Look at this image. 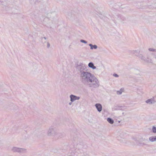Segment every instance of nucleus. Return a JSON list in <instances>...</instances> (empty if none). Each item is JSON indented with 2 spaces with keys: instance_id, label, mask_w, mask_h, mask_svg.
I'll use <instances>...</instances> for the list:
<instances>
[{
  "instance_id": "obj_1",
  "label": "nucleus",
  "mask_w": 156,
  "mask_h": 156,
  "mask_svg": "<svg viewBox=\"0 0 156 156\" xmlns=\"http://www.w3.org/2000/svg\"><path fill=\"white\" fill-rule=\"evenodd\" d=\"M81 82L85 85L90 87L96 88L99 86V81L93 74L88 72L80 74Z\"/></svg>"
},
{
  "instance_id": "obj_2",
  "label": "nucleus",
  "mask_w": 156,
  "mask_h": 156,
  "mask_svg": "<svg viewBox=\"0 0 156 156\" xmlns=\"http://www.w3.org/2000/svg\"><path fill=\"white\" fill-rule=\"evenodd\" d=\"M73 142L74 146L76 147V148H78L79 149L83 147V144L80 138L78 137H74Z\"/></svg>"
},
{
  "instance_id": "obj_3",
  "label": "nucleus",
  "mask_w": 156,
  "mask_h": 156,
  "mask_svg": "<svg viewBox=\"0 0 156 156\" xmlns=\"http://www.w3.org/2000/svg\"><path fill=\"white\" fill-rule=\"evenodd\" d=\"M86 67L85 65L81 63H80L76 66V69L78 71L80 72V74H82L83 73H85L87 71L86 69Z\"/></svg>"
},
{
  "instance_id": "obj_4",
  "label": "nucleus",
  "mask_w": 156,
  "mask_h": 156,
  "mask_svg": "<svg viewBox=\"0 0 156 156\" xmlns=\"http://www.w3.org/2000/svg\"><path fill=\"white\" fill-rule=\"evenodd\" d=\"M11 151L13 152H17L20 153H25L27 152V149L25 148L13 147L11 148Z\"/></svg>"
},
{
  "instance_id": "obj_5",
  "label": "nucleus",
  "mask_w": 156,
  "mask_h": 156,
  "mask_svg": "<svg viewBox=\"0 0 156 156\" xmlns=\"http://www.w3.org/2000/svg\"><path fill=\"white\" fill-rule=\"evenodd\" d=\"M56 133L55 129L51 127L48 131V134L49 136H56Z\"/></svg>"
},
{
  "instance_id": "obj_6",
  "label": "nucleus",
  "mask_w": 156,
  "mask_h": 156,
  "mask_svg": "<svg viewBox=\"0 0 156 156\" xmlns=\"http://www.w3.org/2000/svg\"><path fill=\"white\" fill-rule=\"evenodd\" d=\"M70 101L73 102L76 100H78L80 99V97L76 96L73 94H71L70 96Z\"/></svg>"
},
{
  "instance_id": "obj_7",
  "label": "nucleus",
  "mask_w": 156,
  "mask_h": 156,
  "mask_svg": "<svg viewBox=\"0 0 156 156\" xmlns=\"http://www.w3.org/2000/svg\"><path fill=\"white\" fill-rule=\"evenodd\" d=\"M76 149L75 148L71 149L69 151V153L70 155L72 156L75 155H77V152L76 151Z\"/></svg>"
},
{
  "instance_id": "obj_8",
  "label": "nucleus",
  "mask_w": 156,
  "mask_h": 156,
  "mask_svg": "<svg viewBox=\"0 0 156 156\" xmlns=\"http://www.w3.org/2000/svg\"><path fill=\"white\" fill-rule=\"evenodd\" d=\"M155 102H156V101H155L154 97H153L151 99H148L146 101V103L149 104H154Z\"/></svg>"
},
{
  "instance_id": "obj_9",
  "label": "nucleus",
  "mask_w": 156,
  "mask_h": 156,
  "mask_svg": "<svg viewBox=\"0 0 156 156\" xmlns=\"http://www.w3.org/2000/svg\"><path fill=\"white\" fill-rule=\"evenodd\" d=\"M95 106L98 111L99 112H100L102 110V106L100 104L97 103L95 104Z\"/></svg>"
},
{
  "instance_id": "obj_10",
  "label": "nucleus",
  "mask_w": 156,
  "mask_h": 156,
  "mask_svg": "<svg viewBox=\"0 0 156 156\" xmlns=\"http://www.w3.org/2000/svg\"><path fill=\"white\" fill-rule=\"evenodd\" d=\"M136 54V56L138 57L139 58H140L141 60H142L143 61H144L145 62V60H146V58H145V57L143 56L142 54L140 55H137Z\"/></svg>"
},
{
  "instance_id": "obj_11",
  "label": "nucleus",
  "mask_w": 156,
  "mask_h": 156,
  "mask_svg": "<svg viewBox=\"0 0 156 156\" xmlns=\"http://www.w3.org/2000/svg\"><path fill=\"white\" fill-rule=\"evenodd\" d=\"M88 66L93 69H96V67L94 65V63L92 62H90L88 65Z\"/></svg>"
},
{
  "instance_id": "obj_12",
  "label": "nucleus",
  "mask_w": 156,
  "mask_h": 156,
  "mask_svg": "<svg viewBox=\"0 0 156 156\" xmlns=\"http://www.w3.org/2000/svg\"><path fill=\"white\" fill-rule=\"evenodd\" d=\"M89 45L90 47V49L91 50L96 49L98 48V46L96 45H93L92 44H90Z\"/></svg>"
},
{
  "instance_id": "obj_13",
  "label": "nucleus",
  "mask_w": 156,
  "mask_h": 156,
  "mask_svg": "<svg viewBox=\"0 0 156 156\" xmlns=\"http://www.w3.org/2000/svg\"><path fill=\"white\" fill-rule=\"evenodd\" d=\"M149 140L151 142H153L156 141V136H151L149 138Z\"/></svg>"
},
{
  "instance_id": "obj_14",
  "label": "nucleus",
  "mask_w": 156,
  "mask_h": 156,
  "mask_svg": "<svg viewBox=\"0 0 156 156\" xmlns=\"http://www.w3.org/2000/svg\"><path fill=\"white\" fill-rule=\"evenodd\" d=\"M146 60H145V62L147 63H152L153 61L152 59L148 57H147V58H146Z\"/></svg>"
},
{
  "instance_id": "obj_15",
  "label": "nucleus",
  "mask_w": 156,
  "mask_h": 156,
  "mask_svg": "<svg viewBox=\"0 0 156 156\" xmlns=\"http://www.w3.org/2000/svg\"><path fill=\"white\" fill-rule=\"evenodd\" d=\"M56 136L58 138H62L64 137V135L62 133H56Z\"/></svg>"
},
{
  "instance_id": "obj_16",
  "label": "nucleus",
  "mask_w": 156,
  "mask_h": 156,
  "mask_svg": "<svg viewBox=\"0 0 156 156\" xmlns=\"http://www.w3.org/2000/svg\"><path fill=\"white\" fill-rule=\"evenodd\" d=\"M107 120L109 123L111 124H112L114 123V121L113 120L110 118H108Z\"/></svg>"
},
{
  "instance_id": "obj_17",
  "label": "nucleus",
  "mask_w": 156,
  "mask_h": 156,
  "mask_svg": "<svg viewBox=\"0 0 156 156\" xmlns=\"http://www.w3.org/2000/svg\"><path fill=\"white\" fill-rule=\"evenodd\" d=\"M68 16H69V18L71 19L72 20H73V19H75V18L74 17V15L73 14H72V13H69Z\"/></svg>"
},
{
  "instance_id": "obj_18",
  "label": "nucleus",
  "mask_w": 156,
  "mask_h": 156,
  "mask_svg": "<svg viewBox=\"0 0 156 156\" xmlns=\"http://www.w3.org/2000/svg\"><path fill=\"white\" fill-rule=\"evenodd\" d=\"M122 107L121 106H116L114 109L115 110H122Z\"/></svg>"
},
{
  "instance_id": "obj_19",
  "label": "nucleus",
  "mask_w": 156,
  "mask_h": 156,
  "mask_svg": "<svg viewBox=\"0 0 156 156\" xmlns=\"http://www.w3.org/2000/svg\"><path fill=\"white\" fill-rule=\"evenodd\" d=\"M140 51H133V53L135 54V55H136V54L137 55H140V54H139Z\"/></svg>"
},
{
  "instance_id": "obj_20",
  "label": "nucleus",
  "mask_w": 156,
  "mask_h": 156,
  "mask_svg": "<svg viewBox=\"0 0 156 156\" xmlns=\"http://www.w3.org/2000/svg\"><path fill=\"white\" fill-rule=\"evenodd\" d=\"M152 131L153 133H156V127L153 126L152 128Z\"/></svg>"
},
{
  "instance_id": "obj_21",
  "label": "nucleus",
  "mask_w": 156,
  "mask_h": 156,
  "mask_svg": "<svg viewBox=\"0 0 156 156\" xmlns=\"http://www.w3.org/2000/svg\"><path fill=\"white\" fill-rule=\"evenodd\" d=\"M148 50H149V51H153V52L155 51H156V49L153 48H149L148 49Z\"/></svg>"
},
{
  "instance_id": "obj_22",
  "label": "nucleus",
  "mask_w": 156,
  "mask_h": 156,
  "mask_svg": "<svg viewBox=\"0 0 156 156\" xmlns=\"http://www.w3.org/2000/svg\"><path fill=\"white\" fill-rule=\"evenodd\" d=\"M122 91H121V89L120 90H118L117 91V93L118 94H121L122 93Z\"/></svg>"
},
{
  "instance_id": "obj_23",
  "label": "nucleus",
  "mask_w": 156,
  "mask_h": 156,
  "mask_svg": "<svg viewBox=\"0 0 156 156\" xmlns=\"http://www.w3.org/2000/svg\"><path fill=\"white\" fill-rule=\"evenodd\" d=\"M80 41V42L83 43H84V44H87V42L86 41L84 40H81Z\"/></svg>"
},
{
  "instance_id": "obj_24",
  "label": "nucleus",
  "mask_w": 156,
  "mask_h": 156,
  "mask_svg": "<svg viewBox=\"0 0 156 156\" xmlns=\"http://www.w3.org/2000/svg\"><path fill=\"white\" fill-rule=\"evenodd\" d=\"M113 76L116 77H119V75L115 73L114 74Z\"/></svg>"
},
{
  "instance_id": "obj_25",
  "label": "nucleus",
  "mask_w": 156,
  "mask_h": 156,
  "mask_svg": "<svg viewBox=\"0 0 156 156\" xmlns=\"http://www.w3.org/2000/svg\"><path fill=\"white\" fill-rule=\"evenodd\" d=\"M47 48H49L50 46V44L48 42H47Z\"/></svg>"
},
{
  "instance_id": "obj_26",
  "label": "nucleus",
  "mask_w": 156,
  "mask_h": 156,
  "mask_svg": "<svg viewBox=\"0 0 156 156\" xmlns=\"http://www.w3.org/2000/svg\"><path fill=\"white\" fill-rule=\"evenodd\" d=\"M41 40H42V42L43 41V38L45 40L46 39V38L45 37H41Z\"/></svg>"
},
{
  "instance_id": "obj_27",
  "label": "nucleus",
  "mask_w": 156,
  "mask_h": 156,
  "mask_svg": "<svg viewBox=\"0 0 156 156\" xmlns=\"http://www.w3.org/2000/svg\"><path fill=\"white\" fill-rule=\"evenodd\" d=\"M72 102H72V101H71V102H69V105H72Z\"/></svg>"
},
{
  "instance_id": "obj_28",
  "label": "nucleus",
  "mask_w": 156,
  "mask_h": 156,
  "mask_svg": "<svg viewBox=\"0 0 156 156\" xmlns=\"http://www.w3.org/2000/svg\"><path fill=\"white\" fill-rule=\"evenodd\" d=\"M96 70L98 71H99L100 70V69H99L98 68H97L96 69Z\"/></svg>"
},
{
  "instance_id": "obj_29",
  "label": "nucleus",
  "mask_w": 156,
  "mask_h": 156,
  "mask_svg": "<svg viewBox=\"0 0 156 156\" xmlns=\"http://www.w3.org/2000/svg\"><path fill=\"white\" fill-rule=\"evenodd\" d=\"M43 43H45L46 42V41H43L42 42Z\"/></svg>"
},
{
  "instance_id": "obj_30",
  "label": "nucleus",
  "mask_w": 156,
  "mask_h": 156,
  "mask_svg": "<svg viewBox=\"0 0 156 156\" xmlns=\"http://www.w3.org/2000/svg\"><path fill=\"white\" fill-rule=\"evenodd\" d=\"M1 87H2V86L0 85V90L1 89Z\"/></svg>"
},
{
  "instance_id": "obj_31",
  "label": "nucleus",
  "mask_w": 156,
  "mask_h": 156,
  "mask_svg": "<svg viewBox=\"0 0 156 156\" xmlns=\"http://www.w3.org/2000/svg\"><path fill=\"white\" fill-rule=\"evenodd\" d=\"M120 121H118V122H119V123H120Z\"/></svg>"
},
{
  "instance_id": "obj_32",
  "label": "nucleus",
  "mask_w": 156,
  "mask_h": 156,
  "mask_svg": "<svg viewBox=\"0 0 156 156\" xmlns=\"http://www.w3.org/2000/svg\"><path fill=\"white\" fill-rule=\"evenodd\" d=\"M155 58L156 59V57H155Z\"/></svg>"
}]
</instances>
